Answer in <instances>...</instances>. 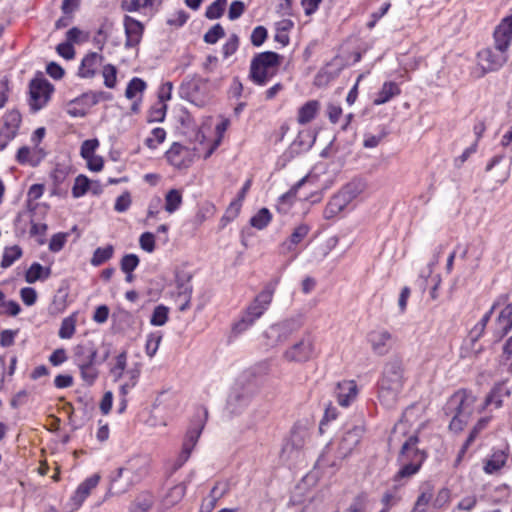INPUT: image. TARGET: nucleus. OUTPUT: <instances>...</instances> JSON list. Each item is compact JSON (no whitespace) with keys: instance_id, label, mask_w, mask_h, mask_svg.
<instances>
[{"instance_id":"f257e3e1","label":"nucleus","mask_w":512,"mask_h":512,"mask_svg":"<svg viewBox=\"0 0 512 512\" xmlns=\"http://www.w3.org/2000/svg\"><path fill=\"white\" fill-rule=\"evenodd\" d=\"M408 379L404 360L399 356L390 357L384 364L379 380V401L387 408L393 407Z\"/></svg>"},{"instance_id":"f03ea898","label":"nucleus","mask_w":512,"mask_h":512,"mask_svg":"<svg viewBox=\"0 0 512 512\" xmlns=\"http://www.w3.org/2000/svg\"><path fill=\"white\" fill-rule=\"evenodd\" d=\"M476 403L477 397L467 390H459L448 399L444 411L447 416H452L451 431L458 433L464 429L476 409L479 411Z\"/></svg>"},{"instance_id":"7ed1b4c3","label":"nucleus","mask_w":512,"mask_h":512,"mask_svg":"<svg viewBox=\"0 0 512 512\" xmlns=\"http://www.w3.org/2000/svg\"><path fill=\"white\" fill-rule=\"evenodd\" d=\"M417 443L418 437L411 435L402 445L398 458L401 468L393 477V481L399 483L395 485V489L403 485L400 483L403 479H409L415 475L426 458L425 453L418 449Z\"/></svg>"},{"instance_id":"20e7f679","label":"nucleus","mask_w":512,"mask_h":512,"mask_svg":"<svg viewBox=\"0 0 512 512\" xmlns=\"http://www.w3.org/2000/svg\"><path fill=\"white\" fill-rule=\"evenodd\" d=\"M278 284V277L265 284L263 290L256 295L243 313L241 319L234 325L236 332L241 333L246 330L268 310Z\"/></svg>"},{"instance_id":"39448f33","label":"nucleus","mask_w":512,"mask_h":512,"mask_svg":"<svg viewBox=\"0 0 512 512\" xmlns=\"http://www.w3.org/2000/svg\"><path fill=\"white\" fill-rule=\"evenodd\" d=\"M149 472V459L145 456H135L118 469L113 478L112 487L117 493H124L132 486L142 481Z\"/></svg>"},{"instance_id":"423d86ee","label":"nucleus","mask_w":512,"mask_h":512,"mask_svg":"<svg viewBox=\"0 0 512 512\" xmlns=\"http://www.w3.org/2000/svg\"><path fill=\"white\" fill-rule=\"evenodd\" d=\"M141 363L136 362L127 368V352L122 351L110 363L109 373L114 381L125 378V382L120 385V393L126 396L132 388L138 383L141 374Z\"/></svg>"},{"instance_id":"0eeeda50","label":"nucleus","mask_w":512,"mask_h":512,"mask_svg":"<svg viewBox=\"0 0 512 512\" xmlns=\"http://www.w3.org/2000/svg\"><path fill=\"white\" fill-rule=\"evenodd\" d=\"M280 64L281 56L276 52L259 53L251 61L249 77L253 83L263 86L276 75Z\"/></svg>"},{"instance_id":"6e6552de","label":"nucleus","mask_w":512,"mask_h":512,"mask_svg":"<svg viewBox=\"0 0 512 512\" xmlns=\"http://www.w3.org/2000/svg\"><path fill=\"white\" fill-rule=\"evenodd\" d=\"M207 415V410L202 409L199 410L195 417L192 419L190 426L188 427L187 432L185 434L181 452L179 453L175 461L174 470H177L180 467H182L189 459L192 450L196 446L198 439L205 427Z\"/></svg>"},{"instance_id":"1a4fd4ad","label":"nucleus","mask_w":512,"mask_h":512,"mask_svg":"<svg viewBox=\"0 0 512 512\" xmlns=\"http://www.w3.org/2000/svg\"><path fill=\"white\" fill-rule=\"evenodd\" d=\"M315 355V337L311 333H305L284 351L283 358L287 362L305 363L313 359Z\"/></svg>"},{"instance_id":"9d476101","label":"nucleus","mask_w":512,"mask_h":512,"mask_svg":"<svg viewBox=\"0 0 512 512\" xmlns=\"http://www.w3.org/2000/svg\"><path fill=\"white\" fill-rule=\"evenodd\" d=\"M209 92V81L201 76L194 75L181 85L182 95L197 106H203L206 103Z\"/></svg>"},{"instance_id":"9b49d317","label":"nucleus","mask_w":512,"mask_h":512,"mask_svg":"<svg viewBox=\"0 0 512 512\" xmlns=\"http://www.w3.org/2000/svg\"><path fill=\"white\" fill-rule=\"evenodd\" d=\"M508 50L494 44L493 47L482 49L477 54V63L484 73L499 70L508 59Z\"/></svg>"},{"instance_id":"f8f14e48","label":"nucleus","mask_w":512,"mask_h":512,"mask_svg":"<svg viewBox=\"0 0 512 512\" xmlns=\"http://www.w3.org/2000/svg\"><path fill=\"white\" fill-rule=\"evenodd\" d=\"M53 86L45 79H33L29 86V105L34 112L42 109L49 101Z\"/></svg>"},{"instance_id":"ddd939ff","label":"nucleus","mask_w":512,"mask_h":512,"mask_svg":"<svg viewBox=\"0 0 512 512\" xmlns=\"http://www.w3.org/2000/svg\"><path fill=\"white\" fill-rule=\"evenodd\" d=\"M100 478L99 474H93L80 483L74 494L64 505L65 512L77 511L82 506L86 498L91 494L92 490L97 487Z\"/></svg>"},{"instance_id":"4468645a","label":"nucleus","mask_w":512,"mask_h":512,"mask_svg":"<svg viewBox=\"0 0 512 512\" xmlns=\"http://www.w3.org/2000/svg\"><path fill=\"white\" fill-rule=\"evenodd\" d=\"M299 328L300 325L298 322L294 320H285L268 327L264 332V336L267 339V344L274 346L278 343L286 341Z\"/></svg>"},{"instance_id":"2eb2a0df","label":"nucleus","mask_w":512,"mask_h":512,"mask_svg":"<svg viewBox=\"0 0 512 512\" xmlns=\"http://www.w3.org/2000/svg\"><path fill=\"white\" fill-rule=\"evenodd\" d=\"M367 341L374 354L384 356L388 354L393 345L392 334L384 329H375L368 333Z\"/></svg>"},{"instance_id":"dca6fc26","label":"nucleus","mask_w":512,"mask_h":512,"mask_svg":"<svg viewBox=\"0 0 512 512\" xmlns=\"http://www.w3.org/2000/svg\"><path fill=\"white\" fill-rule=\"evenodd\" d=\"M21 123V115L16 110L8 111L3 117V125L0 129V151L16 136Z\"/></svg>"},{"instance_id":"f3484780","label":"nucleus","mask_w":512,"mask_h":512,"mask_svg":"<svg viewBox=\"0 0 512 512\" xmlns=\"http://www.w3.org/2000/svg\"><path fill=\"white\" fill-rule=\"evenodd\" d=\"M363 433L364 428L362 426H354L353 428L347 430L340 438L337 448L338 457L345 459L351 455V453L360 443Z\"/></svg>"},{"instance_id":"a211bd4d","label":"nucleus","mask_w":512,"mask_h":512,"mask_svg":"<svg viewBox=\"0 0 512 512\" xmlns=\"http://www.w3.org/2000/svg\"><path fill=\"white\" fill-rule=\"evenodd\" d=\"M167 161L177 169L188 168L193 162V153L180 143H173L165 154Z\"/></svg>"},{"instance_id":"6ab92c4d","label":"nucleus","mask_w":512,"mask_h":512,"mask_svg":"<svg viewBox=\"0 0 512 512\" xmlns=\"http://www.w3.org/2000/svg\"><path fill=\"white\" fill-rule=\"evenodd\" d=\"M511 395V389L507 383L502 381L494 384L484 401L479 405V412L485 410L489 406L499 409L503 406L504 400Z\"/></svg>"},{"instance_id":"aec40b11","label":"nucleus","mask_w":512,"mask_h":512,"mask_svg":"<svg viewBox=\"0 0 512 512\" xmlns=\"http://www.w3.org/2000/svg\"><path fill=\"white\" fill-rule=\"evenodd\" d=\"M124 28H125V35H126V41H125V47L126 48H133L140 44L143 33H144V26L143 24L134 19L130 16L124 17Z\"/></svg>"},{"instance_id":"412c9836","label":"nucleus","mask_w":512,"mask_h":512,"mask_svg":"<svg viewBox=\"0 0 512 512\" xmlns=\"http://www.w3.org/2000/svg\"><path fill=\"white\" fill-rule=\"evenodd\" d=\"M98 351L91 342L81 343L73 349V360L77 367L96 363Z\"/></svg>"},{"instance_id":"4be33fe9","label":"nucleus","mask_w":512,"mask_h":512,"mask_svg":"<svg viewBox=\"0 0 512 512\" xmlns=\"http://www.w3.org/2000/svg\"><path fill=\"white\" fill-rule=\"evenodd\" d=\"M357 393V384L353 380L339 382L335 389L337 401L343 407L349 406L356 399Z\"/></svg>"},{"instance_id":"5701e85b","label":"nucleus","mask_w":512,"mask_h":512,"mask_svg":"<svg viewBox=\"0 0 512 512\" xmlns=\"http://www.w3.org/2000/svg\"><path fill=\"white\" fill-rule=\"evenodd\" d=\"M494 42L508 50L512 42V15L502 19L494 31Z\"/></svg>"},{"instance_id":"b1692460","label":"nucleus","mask_w":512,"mask_h":512,"mask_svg":"<svg viewBox=\"0 0 512 512\" xmlns=\"http://www.w3.org/2000/svg\"><path fill=\"white\" fill-rule=\"evenodd\" d=\"M103 61V56L96 53L91 52L88 53L81 61V65L79 68V75L82 78H91L95 75L96 71L100 67Z\"/></svg>"},{"instance_id":"393cba45","label":"nucleus","mask_w":512,"mask_h":512,"mask_svg":"<svg viewBox=\"0 0 512 512\" xmlns=\"http://www.w3.org/2000/svg\"><path fill=\"white\" fill-rule=\"evenodd\" d=\"M512 329V302L507 304L496 320L495 335L502 339Z\"/></svg>"},{"instance_id":"a878e982","label":"nucleus","mask_w":512,"mask_h":512,"mask_svg":"<svg viewBox=\"0 0 512 512\" xmlns=\"http://www.w3.org/2000/svg\"><path fill=\"white\" fill-rule=\"evenodd\" d=\"M347 193L348 192L339 191L331 198L325 209V215L327 218L340 213L348 206L349 203H351V197Z\"/></svg>"},{"instance_id":"bb28decb","label":"nucleus","mask_w":512,"mask_h":512,"mask_svg":"<svg viewBox=\"0 0 512 512\" xmlns=\"http://www.w3.org/2000/svg\"><path fill=\"white\" fill-rule=\"evenodd\" d=\"M508 453L504 450L494 451L484 462L483 470L486 474L499 472L506 464Z\"/></svg>"},{"instance_id":"cd10ccee","label":"nucleus","mask_w":512,"mask_h":512,"mask_svg":"<svg viewBox=\"0 0 512 512\" xmlns=\"http://www.w3.org/2000/svg\"><path fill=\"white\" fill-rule=\"evenodd\" d=\"M320 110L318 100H309L298 109L297 122L300 125L310 123Z\"/></svg>"},{"instance_id":"c85d7f7f","label":"nucleus","mask_w":512,"mask_h":512,"mask_svg":"<svg viewBox=\"0 0 512 512\" xmlns=\"http://www.w3.org/2000/svg\"><path fill=\"white\" fill-rule=\"evenodd\" d=\"M51 275V268L44 267L40 263L34 262L25 272V281L29 284L36 281H44Z\"/></svg>"},{"instance_id":"c756f323","label":"nucleus","mask_w":512,"mask_h":512,"mask_svg":"<svg viewBox=\"0 0 512 512\" xmlns=\"http://www.w3.org/2000/svg\"><path fill=\"white\" fill-rule=\"evenodd\" d=\"M401 90L399 86L392 81L385 82L382 85V88L377 94V97L373 100L375 105H382L388 101H390L393 97L399 95Z\"/></svg>"},{"instance_id":"7c9ffc66","label":"nucleus","mask_w":512,"mask_h":512,"mask_svg":"<svg viewBox=\"0 0 512 512\" xmlns=\"http://www.w3.org/2000/svg\"><path fill=\"white\" fill-rule=\"evenodd\" d=\"M190 276L189 275H183L180 276L177 275V285L179 288L178 296L180 298H183V303L180 305V310L184 311L189 307L190 300H191V294H192V287L189 285Z\"/></svg>"},{"instance_id":"2f4dec72","label":"nucleus","mask_w":512,"mask_h":512,"mask_svg":"<svg viewBox=\"0 0 512 512\" xmlns=\"http://www.w3.org/2000/svg\"><path fill=\"white\" fill-rule=\"evenodd\" d=\"M40 150L35 147L33 149L23 146L19 148L16 159L20 164H29L31 166H36L41 160L39 156Z\"/></svg>"},{"instance_id":"473e14b6","label":"nucleus","mask_w":512,"mask_h":512,"mask_svg":"<svg viewBox=\"0 0 512 512\" xmlns=\"http://www.w3.org/2000/svg\"><path fill=\"white\" fill-rule=\"evenodd\" d=\"M155 499L148 492L140 493L132 502L130 512H149L154 505Z\"/></svg>"},{"instance_id":"72a5a7b5","label":"nucleus","mask_w":512,"mask_h":512,"mask_svg":"<svg viewBox=\"0 0 512 512\" xmlns=\"http://www.w3.org/2000/svg\"><path fill=\"white\" fill-rule=\"evenodd\" d=\"M186 493V486L184 483H179L168 490L163 498V505L166 508L173 507L178 504Z\"/></svg>"},{"instance_id":"f704fd0d","label":"nucleus","mask_w":512,"mask_h":512,"mask_svg":"<svg viewBox=\"0 0 512 512\" xmlns=\"http://www.w3.org/2000/svg\"><path fill=\"white\" fill-rule=\"evenodd\" d=\"M309 226L307 224H300L293 230L290 238L283 243V247L287 251H292L294 247L299 244L309 233Z\"/></svg>"},{"instance_id":"c9c22d12","label":"nucleus","mask_w":512,"mask_h":512,"mask_svg":"<svg viewBox=\"0 0 512 512\" xmlns=\"http://www.w3.org/2000/svg\"><path fill=\"white\" fill-rule=\"evenodd\" d=\"M160 0H122L121 8L126 12H136L141 9L153 8Z\"/></svg>"},{"instance_id":"e433bc0d","label":"nucleus","mask_w":512,"mask_h":512,"mask_svg":"<svg viewBox=\"0 0 512 512\" xmlns=\"http://www.w3.org/2000/svg\"><path fill=\"white\" fill-rule=\"evenodd\" d=\"M182 192L178 189H171L165 195V210L172 214L178 210L182 204Z\"/></svg>"},{"instance_id":"4c0bfd02","label":"nucleus","mask_w":512,"mask_h":512,"mask_svg":"<svg viewBox=\"0 0 512 512\" xmlns=\"http://www.w3.org/2000/svg\"><path fill=\"white\" fill-rule=\"evenodd\" d=\"M80 377L87 386H92L99 377V370L96 363H90L78 367Z\"/></svg>"},{"instance_id":"58836bf2","label":"nucleus","mask_w":512,"mask_h":512,"mask_svg":"<svg viewBox=\"0 0 512 512\" xmlns=\"http://www.w3.org/2000/svg\"><path fill=\"white\" fill-rule=\"evenodd\" d=\"M114 254V247L112 245H107L105 247H98L91 258V264L95 267H98L110 260Z\"/></svg>"},{"instance_id":"ea45409f","label":"nucleus","mask_w":512,"mask_h":512,"mask_svg":"<svg viewBox=\"0 0 512 512\" xmlns=\"http://www.w3.org/2000/svg\"><path fill=\"white\" fill-rule=\"evenodd\" d=\"M433 497V489L427 485L418 496L411 512H426Z\"/></svg>"},{"instance_id":"a19ab883","label":"nucleus","mask_w":512,"mask_h":512,"mask_svg":"<svg viewBox=\"0 0 512 512\" xmlns=\"http://www.w3.org/2000/svg\"><path fill=\"white\" fill-rule=\"evenodd\" d=\"M21 256H22V249L20 246L14 245L11 247H6L3 252V256H2V260H1V267L2 268L10 267L16 260L21 258Z\"/></svg>"},{"instance_id":"79ce46f5","label":"nucleus","mask_w":512,"mask_h":512,"mask_svg":"<svg viewBox=\"0 0 512 512\" xmlns=\"http://www.w3.org/2000/svg\"><path fill=\"white\" fill-rule=\"evenodd\" d=\"M76 330V316L71 315L62 320L61 326L58 332V336L61 339H70L73 337Z\"/></svg>"},{"instance_id":"37998d69","label":"nucleus","mask_w":512,"mask_h":512,"mask_svg":"<svg viewBox=\"0 0 512 512\" xmlns=\"http://www.w3.org/2000/svg\"><path fill=\"white\" fill-rule=\"evenodd\" d=\"M308 437L307 427L300 423L293 426L291 431V444L295 448L303 446L305 439Z\"/></svg>"},{"instance_id":"c03bdc74","label":"nucleus","mask_w":512,"mask_h":512,"mask_svg":"<svg viewBox=\"0 0 512 512\" xmlns=\"http://www.w3.org/2000/svg\"><path fill=\"white\" fill-rule=\"evenodd\" d=\"M272 220V215L267 208L260 209L250 220L252 227L259 230L265 228Z\"/></svg>"},{"instance_id":"a18cd8bd","label":"nucleus","mask_w":512,"mask_h":512,"mask_svg":"<svg viewBox=\"0 0 512 512\" xmlns=\"http://www.w3.org/2000/svg\"><path fill=\"white\" fill-rule=\"evenodd\" d=\"M168 318L169 308L161 304L154 308L150 318V324L153 326H163L168 321Z\"/></svg>"},{"instance_id":"49530a36","label":"nucleus","mask_w":512,"mask_h":512,"mask_svg":"<svg viewBox=\"0 0 512 512\" xmlns=\"http://www.w3.org/2000/svg\"><path fill=\"white\" fill-rule=\"evenodd\" d=\"M161 341H162V334L159 331L152 332L147 335L146 344H145V352H146L147 356L152 358L156 354Z\"/></svg>"},{"instance_id":"de8ad7c7","label":"nucleus","mask_w":512,"mask_h":512,"mask_svg":"<svg viewBox=\"0 0 512 512\" xmlns=\"http://www.w3.org/2000/svg\"><path fill=\"white\" fill-rule=\"evenodd\" d=\"M251 184H252V180L248 179L244 183L242 189L240 190V192L238 194V197H237V200L230 204V206H229V208L227 210V214L231 213L232 214V218H234L239 213L242 201L245 199L246 194H247V192L249 191V189L251 187Z\"/></svg>"},{"instance_id":"09e8293b","label":"nucleus","mask_w":512,"mask_h":512,"mask_svg":"<svg viewBox=\"0 0 512 512\" xmlns=\"http://www.w3.org/2000/svg\"><path fill=\"white\" fill-rule=\"evenodd\" d=\"M90 186V180L85 175H78L75 178L72 187V195L74 198H80L86 194Z\"/></svg>"},{"instance_id":"8fccbe9b","label":"nucleus","mask_w":512,"mask_h":512,"mask_svg":"<svg viewBox=\"0 0 512 512\" xmlns=\"http://www.w3.org/2000/svg\"><path fill=\"white\" fill-rule=\"evenodd\" d=\"M146 88V83L138 78L134 77L127 85L125 96L128 99H134L138 94H141Z\"/></svg>"},{"instance_id":"3c124183","label":"nucleus","mask_w":512,"mask_h":512,"mask_svg":"<svg viewBox=\"0 0 512 512\" xmlns=\"http://www.w3.org/2000/svg\"><path fill=\"white\" fill-rule=\"evenodd\" d=\"M226 4H227V0L214 1L212 4H210L207 7L205 16L211 20L220 18L223 15Z\"/></svg>"},{"instance_id":"603ef678","label":"nucleus","mask_w":512,"mask_h":512,"mask_svg":"<svg viewBox=\"0 0 512 512\" xmlns=\"http://www.w3.org/2000/svg\"><path fill=\"white\" fill-rule=\"evenodd\" d=\"M104 84L107 88H114L117 80V69L112 64H107L102 69Z\"/></svg>"},{"instance_id":"864d4df0","label":"nucleus","mask_w":512,"mask_h":512,"mask_svg":"<svg viewBox=\"0 0 512 512\" xmlns=\"http://www.w3.org/2000/svg\"><path fill=\"white\" fill-rule=\"evenodd\" d=\"M166 137V132L163 128H154L151 132V136L145 140V144L150 149H155L159 144H161Z\"/></svg>"},{"instance_id":"5fc2aeb1","label":"nucleus","mask_w":512,"mask_h":512,"mask_svg":"<svg viewBox=\"0 0 512 512\" xmlns=\"http://www.w3.org/2000/svg\"><path fill=\"white\" fill-rule=\"evenodd\" d=\"M229 125H230V121L228 119H223L219 124L216 125L215 131L217 134V138L214 141V143H213L212 147L210 148V150L208 151V153L206 154V157H209L214 152V150L220 145L223 135L226 132V130L228 129Z\"/></svg>"},{"instance_id":"6e6d98bb","label":"nucleus","mask_w":512,"mask_h":512,"mask_svg":"<svg viewBox=\"0 0 512 512\" xmlns=\"http://www.w3.org/2000/svg\"><path fill=\"white\" fill-rule=\"evenodd\" d=\"M225 35L224 29L220 24H215L204 35V41L208 44H215Z\"/></svg>"},{"instance_id":"4d7b16f0","label":"nucleus","mask_w":512,"mask_h":512,"mask_svg":"<svg viewBox=\"0 0 512 512\" xmlns=\"http://www.w3.org/2000/svg\"><path fill=\"white\" fill-rule=\"evenodd\" d=\"M400 499L401 498L395 492L386 491L381 498L383 508L379 512H388Z\"/></svg>"},{"instance_id":"13d9d810","label":"nucleus","mask_w":512,"mask_h":512,"mask_svg":"<svg viewBox=\"0 0 512 512\" xmlns=\"http://www.w3.org/2000/svg\"><path fill=\"white\" fill-rule=\"evenodd\" d=\"M99 147L97 139L85 140L81 145L80 155L83 159L91 158L95 155L96 149Z\"/></svg>"},{"instance_id":"bf43d9fd","label":"nucleus","mask_w":512,"mask_h":512,"mask_svg":"<svg viewBox=\"0 0 512 512\" xmlns=\"http://www.w3.org/2000/svg\"><path fill=\"white\" fill-rule=\"evenodd\" d=\"M139 264V258L135 254L125 255L120 262V267L123 272H133Z\"/></svg>"},{"instance_id":"052dcab7","label":"nucleus","mask_w":512,"mask_h":512,"mask_svg":"<svg viewBox=\"0 0 512 512\" xmlns=\"http://www.w3.org/2000/svg\"><path fill=\"white\" fill-rule=\"evenodd\" d=\"M139 245L141 249L148 253L155 250V236L151 232H144L139 238Z\"/></svg>"},{"instance_id":"680f3d73","label":"nucleus","mask_w":512,"mask_h":512,"mask_svg":"<svg viewBox=\"0 0 512 512\" xmlns=\"http://www.w3.org/2000/svg\"><path fill=\"white\" fill-rule=\"evenodd\" d=\"M490 421L491 416H485L480 418L470 431L468 435L469 440L474 441L477 438V436L487 428Z\"/></svg>"},{"instance_id":"e2e57ef3","label":"nucleus","mask_w":512,"mask_h":512,"mask_svg":"<svg viewBox=\"0 0 512 512\" xmlns=\"http://www.w3.org/2000/svg\"><path fill=\"white\" fill-rule=\"evenodd\" d=\"M267 29L264 26H257L251 33V43L255 47L261 46L267 38Z\"/></svg>"},{"instance_id":"0e129e2a","label":"nucleus","mask_w":512,"mask_h":512,"mask_svg":"<svg viewBox=\"0 0 512 512\" xmlns=\"http://www.w3.org/2000/svg\"><path fill=\"white\" fill-rule=\"evenodd\" d=\"M239 46V38L236 34L230 36L227 42L222 47V53L224 58H228L233 55Z\"/></svg>"},{"instance_id":"69168bd1","label":"nucleus","mask_w":512,"mask_h":512,"mask_svg":"<svg viewBox=\"0 0 512 512\" xmlns=\"http://www.w3.org/2000/svg\"><path fill=\"white\" fill-rule=\"evenodd\" d=\"M20 297L27 306H32L37 300V292L32 287H24L20 290Z\"/></svg>"},{"instance_id":"338daca9","label":"nucleus","mask_w":512,"mask_h":512,"mask_svg":"<svg viewBox=\"0 0 512 512\" xmlns=\"http://www.w3.org/2000/svg\"><path fill=\"white\" fill-rule=\"evenodd\" d=\"M131 205V196L129 192H124L117 197L114 205V209L117 212H125Z\"/></svg>"},{"instance_id":"774afa93","label":"nucleus","mask_w":512,"mask_h":512,"mask_svg":"<svg viewBox=\"0 0 512 512\" xmlns=\"http://www.w3.org/2000/svg\"><path fill=\"white\" fill-rule=\"evenodd\" d=\"M366 509V496L361 494L356 496L349 507L347 508L346 512H364Z\"/></svg>"}]
</instances>
